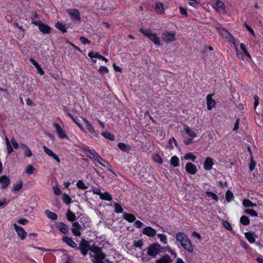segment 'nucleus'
<instances>
[{
	"instance_id": "1",
	"label": "nucleus",
	"mask_w": 263,
	"mask_h": 263,
	"mask_svg": "<svg viewBox=\"0 0 263 263\" xmlns=\"http://www.w3.org/2000/svg\"><path fill=\"white\" fill-rule=\"evenodd\" d=\"M176 239L179 242L182 247L189 252L193 253L194 247L188 235L183 232H178L176 234Z\"/></svg>"
},
{
	"instance_id": "2",
	"label": "nucleus",
	"mask_w": 263,
	"mask_h": 263,
	"mask_svg": "<svg viewBox=\"0 0 263 263\" xmlns=\"http://www.w3.org/2000/svg\"><path fill=\"white\" fill-rule=\"evenodd\" d=\"M82 152L90 159L95 161L102 166L105 167V165L101 162L100 160L104 162L107 161L104 160L93 148L90 149L86 146L82 148Z\"/></svg>"
},
{
	"instance_id": "3",
	"label": "nucleus",
	"mask_w": 263,
	"mask_h": 263,
	"mask_svg": "<svg viewBox=\"0 0 263 263\" xmlns=\"http://www.w3.org/2000/svg\"><path fill=\"white\" fill-rule=\"evenodd\" d=\"M139 32L147 37L155 45L158 46L161 45L160 38L156 33L152 32V30L151 28H143L142 27L140 28Z\"/></svg>"
},
{
	"instance_id": "4",
	"label": "nucleus",
	"mask_w": 263,
	"mask_h": 263,
	"mask_svg": "<svg viewBox=\"0 0 263 263\" xmlns=\"http://www.w3.org/2000/svg\"><path fill=\"white\" fill-rule=\"evenodd\" d=\"M90 251L95 254L93 256L95 259L93 260L94 263H104L103 260L105 259L106 255L102 252V249L97 245H93L91 247Z\"/></svg>"
},
{
	"instance_id": "5",
	"label": "nucleus",
	"mask_w": 263,
	"mask_h": 263,
	"mask_svg": "<svg viewBox=\"0 0 263 263\" xmlns=\"http://www.w3.org/2000/svg\"><path fill=\"white\" fill-rule=\"evenodd\" d=\"M161 245L158 243L151 244L147 249V254L152 257H156L161 252Z\"/></svg>"
},
{
	"instance_id": "6",
	"label": "nucleus",
	"mask_w": 263,
	"mask_h": 263,
	"mask_svg": "<svg viewBox=\"0 0 263 263\" xmlns=\"http://www.w3.org/2000/svg\"><path fill=\"white\" fill-rule=\"evenodd\" d=\"M91 247L88 241L84 239H82L79 244V246L77 247L76 249L80 250L83 255L85 256L87 254L88 250L90 251Z\"/></svg>"
},
{
	"instance_id": "7",
	"label": "nucleus",
	"mask_w": 263,
	"mask_h": 263,
	"mask_svg": "<svg viewBox=\"0 0 263 263\" xmlns=\"http://www.w3.org/2000/svg\"><path fill=\"white\" fill-rule=\"evenodd\" d=\"M176 32L164 31L162 33V39L165 43H171L176 41Z\"/></svg>"
},
{
	"instance_id": "8",
	"label": "nucleus",
	"mask_w": 263,
	"mask_h": 263,
	"mask_svg": "<svg viewBox=\"0 0 263 263\" xmlns=\"http://www.w3.org/2000/svg\"><path fill=\"white\" fill-rule=\"evenodd\" d=\"M33 24L38 26L40 31L44 34H49L51 32V28L42 22H33Z\"/></svg>"
},
{
	"instance_id": "9",
	"label": "nucleus",
	"mask_w": 263,
	"mask_h": 263,
	"mask_svg": "<svg viewBox=\"0 0 263 263\" xmlns=\"http://www.w3.org/2000/svg\"><path fill=\"white\" fill-rule=\"evenodd\" d=\"M53 126L55 129L56 133L58 134L60 139H66L69 140V137L66 134L65 132L62 129L61 126L57 123H54Z\"/></svg>"
},
{
	"instance_id": "10",
	"label": "nucleus",
	"mask_w": 263,
	"mask_h": 263,
	"mask_svg": "<svg viewBox=\"0 0 263 263\" xmlns=\"http://www.w3.org/2000/svg\"><path fill=\"white\" fill-rule=\"evenodd\" d=\"M67 13L70 16L72 20L80 21V13L77 9H68L66 10Z\"/></svg>"
},
{
	"instance_id": "11",
	"label": "nucleus",
	"mask_w": 263,
	"mask_h": 263,
	"mask_svg": "<svg viewBox=\"0 0 263 263\" xmlns=\"http://www.w3.org/2000/svg\"><path fill=\"white\" fill-rule=\"evenodd\" d=\"M56 228L63 234H68L69 233V227L63 222H58L56 224Z\"/></svg>"
},
{
	"instance_id": "12",
	"label": "nucleus",
	"mask_w": 263,
	"mask_h": 263,
	"mask_svg": "<svg viewBox=\"0 0 263 263\" xmlns=\"http://www.w3.org/2000/svg\"><path fill=\"white\" fill-rule=\"evenodd\" d=\"M83 121L86 124V128L87 132L93 135L94 137H98L99 135L98 133L95 130L90 122L85 118H83Z\"/></svg>"
},
{
	"instance_id": "13",
	"label": "nucleus",
	"mask_w": 263,
	"mask_h": 263,
	"mask_svg": "<svg viewBox=\"0 0 263 263\" xmlns=\"http://www.w3.org/2000/svg\"><path fill=\"white\" fill-rule=\"evenodd\" d=\"M13 227L19 237L22 240H24L27 236V232L22 227L18 226L15 223L13 224Z\"/></svg>"
},
{
	"instance_id": "14",
	"label": "nucleus",
	"mask_w": 263,
	"mask_h": 263,
	"mask_svg": "<svg viewBox=\"0 0 263 263\" xmlns=\"http://www.w3.org/2000/svg\"><path fill=\"white\" fill-rule=\"evenodd\" d=\"M62 240L63 242L66 243L68 246H69L72 248L76 249L77 247V243L73 240L72 237H68L67 236H63L62 237Z\"/></svg>"
},
{
	"instance_id": "15",
	"label": "nucleus",
	"mask_w": 263,
	"mask_h": 263,
	"mask_svg": "<svg viewBox=\"0 0 263 263\" xmlns=\"http://www.w3.org/2000/svg\"><path fill=\"white\" fill-rule=\"evenodd\" d=\"M185 171L188 174L194 175L196 173L197 169L194 164L191 162H187L185 165Z\"/></svg>"
},
{
	"instance_id": "16",
	"label": "nucleus",
	"mask_w": 263,
	"mask_h": 263,
	"mask_svg": "<svg viewBox=\"0 0 263 263\" xmlns=\"http://www.w3.org/2000/svg\"><path fill=\"white\" fill-rule=\"evenodd\" d=\"M143 233L147 236L152 237H154L157 234L156 230L149 226H147L143 229Z\"/></svg>"
},
{
	"instance_id": "17",
	"label": "nucleus",
	"mask_w": 263,
	"mask_h": 263,
	"mask_svg": "<svg viewBox=\"0 0 263 263\" xmlns=\"http://www.w3.org/2000/svg\"><path fill=\"white\" fill-rule=\"evenodd\" d=\"M10 183V179L8 176L3 175L0 177V183L2 184V189H6L7 188Z\"/></svg>"
},
{
	"instance_id": "18",
	"label": "nucleus",
	"mask_w": 263,
	"mask_h": 263,
	"mask_svg": "<svg viewBox=\"0 0 263 263\" xmlns=\"http://www.w3.org/2000/svg\"><path fill=\"white\" fill-rule=\"evenodd\" d=\"M214 165V162L212 158L211 157H207L205 158L203 164V168L206 171H210Z\"/></svg>"
},
{
	"instance_id": "19",
	"label": "nucleus",
	"mask_w": 263,
	"mask_h": 263,
	"mask_svg": "<svg viewBox=\"0 0 263 263\" xmlns=\"http://www.w3.org/2000/svg\"><path fill=\"white\" fill-rule=\"evenodd\" d=\"M214 94H209L206 96V104L208 109L210 110L215 106L216 102L212 98Z\"/></svg>"
},
{
	"instance_id": "20",
	"label": "nucleus",
	"mask_w": 263,
	"mask_h": 263,
	"mask_svg": "<svg viewBox=\"0 0 263 263\" xmlns=\"http://www.w3.org/2000/svg\"><path fill=\"white\" fill-rule=\"evenodd\" d=\"M172 262V259L169 255L165 254L160 258L157 259L155 263H170Z\"/></svg>"
},
{
	"instance_id": "21",
	"label": "nucleus",
	"mask_w": 263,
	"mask_h": 263,
	"mask_svg": "<svg viewBox=\"0 0 263 263\" xmlns=\"http://www.w3.org/2000/svg\"><path fill=\"white\" fill-rule=\"evenodd\" d=\"M20 147L24 150V155L27 157H30L33 155V154L30 148L25 144L21 143Z\"/></svg>"
},
{
	"instance_id": "22",
	"label": "nucleus",
	"mask_w": 263,
	"mask_h": 263,
	"mask_svg": "<svg viewBox=\"0 0 263 263\" xmlns=\"http://www.w3.org/2000/svg\"><path fill=\"white\" fill-rule=\"evenodd\" d=\"M55 27L63 33H66L67 32L68 27L67 25L66 24H63L59 21L55 24Z\"/></svg>"
},
{
	"instance_id": "23",
	"label": "nucleus",
	"mask_w": 263,
	"mask_h": 263,
	"mask_svg": "<svg viewBox=\"0 0 263 263\" xmlns=\"http://www.w3.org/2000/svg\"><path fill=\"white\" fill-rule=\"evenodd\" d=\"M219 32L223 37L227 39H230L233 37L232 35L225 28H221L219 29Z\"/></svg>"
},
{
	"instance_id": "24",
	"label": "nucleus",
	"mask_w": 263,
	"mask_h": 263,
	"mask_svg": "<svg viewBox=\"0 0 263 263\" xmlns=\"http://www.w3.org/2000/svg\"><path fill=\"white\" fill-rule=\"evenodd\" d=\"M123 217L125 220L130 223L134 222L136 219V216L134 214L126 212L123 213Z\"/></svg>"
},
{
	"instance_id": "25",
	"label": "nucleus",
	"mask_w": 263,
	"mask_h": 263,
	"mask_svg": "<svg viewBox=\"0 0 263 263\" xmlns=\"http://www.w3.org/2000/svg\"><path fill=\"white\" fill-rule=\"evenodd\" d=\"M184 131L189 136L192 138H195L197 137V134L192 130L189 126L186 125H184Z\"/></svg>"
},
{
	"instance_id": "26",
	"label": "nucleus",
	"mask_w": 263,
	"mask_h": 263,
	"mask_svg": "<svg viewBox=\"0 0 263 263\" xmlns=\"http://www.w3.org/2000/svg\"><path fill=\"white\" fill-rule=\"evenodd\" d=\"M246 239L250 243H254L255 241V234L252 232H246L245 234Z\"/></svg>"
},
{
	"instance_id": "27",
	"label": "nucleus",
	"mask_w": 263,
	"mask_h": 263,
	"mask_svg": "<svg viewBox=\"0 0 263 263\" xmlns=\"http://www.w3.org/2000/svg\"><path fill=\"white\" fill-rule=\"evenodd\" d=\"M118 146L120 149L125 152H128L130 150L131 147L130 145L126 144L122 142H119L118 144Z\"/></svg>"
},
{
	"instance_id": "28",
	"label": "nucleus",
	"mask_w": 263,
	"mask_h": 263,
	"mask_svg": "<svg viewBox=\"0 0 263 263\" xmlns=\"http://www.w3.org/2000/svg\"><path fill=\"white\" fill-rule=\"evenodd\" d=\"M179 159L176 156L172 157L170 160L171 164L174 167H177L179 166Z\"/></svg>"
},
{
	"instance_id": "29",
	"label": "nucleus",
	"mask_w": 263,
	"mask_h": 263,
	"mask_svg": "<svg viewBox=\"0 0 263 263\" xmlns=\"http://www.w3.org/2000/svg\"><path fill=\"white\" fill-rule=\"evenodd\" d=\"M45 214L48 218L52 220H56L58 218V215L56 213L48 210L45 211Z\"/></svg>"
},
{
	"instance_id": "30",
	"label": "nucleus",
	"mask_w": 263,
	"mask_h": 263,
	"mask_svg": "<svg viewBox=\"0 0 263 263\" xmlns=\"http://www.w3.org/2000/svg\"><path fill=\"white\" fill-rule=\"evenodd\" d=\"M101 135L105 138L108 139L110 141H114L115 140V135L110 133L107 132H103Z\"/></svg>"
},
{
	"instance_id": "31",
	"label": "nucleus",
	"mask_w": 263,
	"mask_h": 263,
	"mask_svg": "<svg viewBox=\"0 0 263 263\" xmlns=\"http://www.w3.org/2000/svg\"><path fill=\"white\" fill-rule=\"evenodd\" d=\"M66 215L68 220L69 221L74 222L76 220V216L70 210H68Z\"/></svg>"
},
{
	"instance_id": "32",
	"label": "nucleus",
	"mask_w": 263,
	"mask_h": 263,
	"mask_svg": "<svg viewBox=\"0 0 263 263\" xmlns=\"http://www.w3.org/2000/svg\"><path fill=\"white\" fill-rule=\"evenodd\" d=\"M23 181L22 180H18L15 184H13L12 186V191L17 192L20 191L23 186Z\"/></svg>"
},
{
	"instance_id": "33",
	"label": "nucleus",
	"mask_w": 263,
	"mask_h": 263,
	"mask_svg": "<svg viewBox=\"0 0 263 263\" xmlns=\"http://www.w3.org/2000/svg\"><path fill=\"white\" fill-rule=\"evenodd\" d=\"M242 204L243 206L247 208L255 207L256 206L255 203H253L251 200L247 199H244L243 200Z\"/></svg>"
},
{
	"instance_id": "34",
	"label": "nucleus",
	"mask_w": 263,
	"mask_h": 263,
	"mask_svg": "<svg viewBox=\"0 0 263 263\" xmlns=\"http://www.w3.org/2000/svg\"><path fill=\"white\" fill-rule=\"evenodd\" d=\"M102 200L110 201L112 200L111 195L108 193V192H105L104 193H102L100 197Z\"/></svg>"
},
{
	"instance_id": "35",
	"label": "nucleus",
	"mask_w": 263,
	"mask_h": 263,
	"mask_svg": "<svg viewBox=\"0 0 263 263\" xmlns=\"http://www.w3.org/2000/svg\"><path fill=\"white\" fill-rule=\"evenodd\" d=\"M240 222L244 226H247L250 224V220L248 216L243 215L240 218Z\"/></svg>"
},
{
	"instance_id": "36",
	"label": "nucleus",
	"mask_w": 263,
	"mask_h": 263,
	"mask_svg": "<svg viewBox=\"0 0 263 263\" xmlns=\"http://www.w3.org/2000/svg\"><path fill=\"white\" fill-rule=\"evenodd\" d=\"M153 159L155 162L161 164L163 163V159L160 155L157 153L153 155Z\"/></svg>"
},
{
	"instance_id": "37",
	"label": "nucleus",
	"mask_w": 263,
	"mask_h": 263,
	"mask_svg": "<svg viewBox=\"0 0 263 263\" xmlns=\"http://www.w3.org/2000/svg\"><path fill=\"white\" fill-rule=\"evenodd\" d=\"M234 198V196L232 191L228 190L226 193V199L227 202H230Z\"/></svg>"
},
{
	"instance_id": "38",
	"label": "nucleus",
	"mask_w": 263,
	"mask_h": 263,
	"mask_svg": "<svg viewBox=\"0 0 263 263\" xmlns=\"http://www.w3.org/2000/svg\"><path fill=\"white\" fill-rule=\"evenodd\" d=\"M156 9L158 12L161 14L164 10L163 4L160 2H157L156 3Z\"/></svg>"
},
{
	"instance_id": "39",
	"label": "nucleus",
	"mask_w": 263,
	"mask_h": 263,
	"mask_svg": "<svg viewBox=\"0 0 263 263\" xmlns=\"http://www.w3.org/2000/svg\"><path fill=\"white\" fill-rule=\"evenodd\" d=\"M240 47L241 50L242 51L243 54L248 58L251 59V56L250 54L249 53V52L247 51L245 44H244L243 43H241L240 44Z\"/></svg>"
},
{
	"instance_id": "40",
	"label": "nucleus",
	"mask_w": 263,
	"mask_h": 263,
	"mask_svg": "<svg viewBox=\"0 0 263 263\" xmlns=\"http://www.w3.org/2000/svg\"><path fill=\"white\" fill-rule=\"evenodd\" d=\"M63 201L66 204H70L72 201L70 197L66 193H64L62 197Z\"/></svg>"
},
{
	"instance_id": "41",
	"label": "nucleus",
	"mask_w": 263,
	"mask_h": 263,
	"mask_svg": "<svg viewBox=\"0 0 263 263\" xmlns=\"http://www.w3.org/2000/svg\"><path fill=\"white\" fill-rule=\"evenodd\" d=\"M88 56L90 58L93 62L96 63L97 61L98 53H95L92 51H90L88 53Z\"/></svg>"
},
{
	"instance_id": "42",
	"label": "nucleus",
	"mask_w": 263,
	"mask_h": 263,
	"mask_svg": "<svg viewBox=\"0 0 263 263\" xmlns=\"http://www.w3.org/2000/svg\"><path fill=\"white\" fill-rule=\"evenodd\" d=\"M115 212L116 213H122L123 212V209L120 204L118 203H115L114 205Z\"/></svg>"
},
{
	"instance_id": "43",
	"label": "nucleus",
	"mask_w": 263,
	"mask_h": 263,
	"mask_svg": "<svg viewBox=\"0 0 263 263\" xmlns=\"http://www.w3.org/2000/svg\"><path fill=\"white\" fill-rule=\"evenodd\" d=\"M77 186L81 190H86L88 188V186L84 183L83 180H79L77 182Z\"/></svg>"
},
{
	"instance_id": "44",
	"label": "nucleus",
	"mask_w": 263,
	"mask_h": 263,
	"mask_svg": "<svg viewBox=\"0 0 263 263\" xmlns=\"http://www.w3.org/2000/svg\"><path fill=\"white\" fill-rule=\"evenodd\" d=\"M205 194L208 197H211L215 201H218V198L215 193L210 191H206Z\"/></svg>"
},
{
	"instance_id": "45",
	"label": "nucleus",
	"mask_w": 263,
	"mask_h": 263,
	"mask_svg": "<svg viewBox=\"0 0 263 263\" xmlns=\"http://www.w3.org/2000/svg\"><path fill=\"white\" fill-rule=\"evenodd\" d=\"M158 237L159 238L161 242H162L164 244H167V239L166 236L164 234H158L157 235Z\"/></svg>"
},
{
	"instance_id": "46",
	"label": "nucleus",
	"mask_w": 263,
	"mask_h": 263,
	"mask_svg": "<svg viewBox=\"0 0 263 263\" xmlns=\"http://www.w3.org/2000/svg\"><path fill=\"white\" fill-rule=\"evenodd\" d=\"M6 146H7L8 154L10 155L13 152V147L11 146L8 138H6Z\"/></svg>"
},
{
	"instance_id": "47",
	"label": "nucleus",
	"mask_w": 263,
	"mask_h": 263,
	"mask_svg": "<svg viewBox=\"0 0 263 263\" xmlns=\"http://www.w3.org/2000/svg\"><path fill=\"white\" fill-rule=\"evenodd\" d=\"M196 157L192 153H188L184 156V159L186 160H191L192 161H195Z\"/></svg>"
},
{
	"instance_id": "48",
	"label": "nucleus",
	"mask_w": 263,
	"mask_h": 263,
	"mask_svg": "<svg viewBox=\"0 0 263 263\" xmlns=\"http://www.w3.org/2000/svg\"><path fill=\"white\" fill-rule=\"evenodd\" d=\"M143 246V241L142 240L139 239L137 241H134V246L136 248L142 249Z\"/></svg>"
},
{
	"instance_id": "49",
	"label": "nucleus",
	"mask_w": 263,
	"mask_h": 263,
	"mask_svg": "<svg viewBox=\"0 0 263 263\" xmlns=\"http://www.w3.org/2000/svg\"><path fill=\"white\" fill-rule=\"evenodd\" d=\"M245 212L252 216H257V213L256 211L253 209H246L245 210Z\"/></svg>"
},
{
	"instance_id": "50",
	"label": "nucleus",
	"mask_w": 263,
	"mask_h": 263,
	"mask_svg": "<svg viewBox=\"0 0 263 263\" xmlns=\"http://www.w3.org/2000/svg\"><path fill=\"white\" fill-rule=\"evenodd\" d=\"M35 170V168L31 165H30L27 167L25 170V172L27 174H32Z\"/></svg>"
},
{
	"instance_id": "51",
	"label": "nucleus",
	"mask_w": 263,
	"mask_h": 263,
	"mask_svg": "<svg viewBox=\"0 0 263 263\" xmlns=\"http://www.w3.org/2000/svg\"><path fill=\"white\" fill-rule=\"evenodd\" d=\"M98 71L101 74L107 73L109 71L107 67L104 66H101Z\"/></svg>"
},
{
	"instance_id": "52",
	"label": "nucleus",
	"mask_w": 263,
	"mask_h": 263,
	"mask_svg": "<svg viewBox=\"0 0 263 263\" xmlns=\"http://www.w3.org/2000/svg\"><path fill=\"white\" fill-rule=\"evenodd\" d=\"M80 41H81V42L84 44V45H86V44H90L91 43V41H89L87 38L84 37V36H81L80 38Z\"/></svg>"
},
{
	"instance_id": "53",
	"label": "nucleus",
	"mask_w": 263,
	"mask_h": 263,
	"mask_svg": "<svg viewBox=\"0 0 263 263\" xmlns=\"http://www.w3.org/2000/svg\"><path fill=\"white\" fill-rule=\"evenodd\" d=\"M44 151L49 156L51 157L52 155L54 153L51 149L48 148L47 147L44 146H43Z\"/></svg>"
},
{
	"instance_id": "54",
	"label": "nucleus",
	"mask_w": 263,
	"mask_h": 263,
	"mask_svg": "<svg viewBox=\"0 0 263 263\" xmlns=\"http://www.w3.org/2000/svg\"><path fill=\"white\" fill-rule=\"evenodd\" d=\"M81 229H78L77 228H71V231L73 234L76 236H80L81 233L80 232Z\"/></svg>"
},
{
	"instance_id": "55",
	"label": "nucleus",
	"mask_w": 263,
	"mask_h": 263,
	"mask_svg": "<svg viewBox=\"0 0 263 263\" xmlns=\"http://www.w3.org/2000/svg\"><path fill=\"white\" fill-rule=\"evenodd\" d=\"M215 4L216 6L220 9H224L225 8L224 3L220 0H217Z\"/></svg>"
},
{
	"instance_id": "56",
	"label": "nucleus",
	"mask_w": 263,
	"mask_h": 263,
	"mask_svg": "<svg viewBox=\"0 0 263 263\" xmlns=\"http://www.w3.org/2000/svg\"><path fill=\"white\" fill-rule=\"evenodd\" d=\"M72 120L73 121V122L74 123H75L81 129V130H83L84 129V128L82 126V125L78 122V118L77 117H73V118H72Z\"/></svg>"
},
{
	"instance_id": "57",
	"label": "nucleus",
	"mask_w": 263,
	"mask_h": 263,
	"mask_svg": "<svg viewBox=\"0 0 263 263\" xmlns=\"http://www.w3.org/2000/svg\"><path fill=\"white\" fill-rule=\"evenodd\" d=\"M66 43L69 44L71 46H72L77 51H78L80 53L82 52L81 49L79 47L76 46L73 43L69 41L68 40H67Z\"/></svg>"
},
{
	"instance_id": "58",
	"label": "nucleus",
	"mask_w": 263,
	"mask_h": 263,
	"mask_svg": "<svg viewBox=\"0 0 263 263\" xmlns=\"http://www.w3.org/2000/svg\"><path fill=\"white\" fill-rule=\"evenodd\" d=\"M223 226L228 230H231L232 229L230 223L228 221H224L223 222Z\"/></svg>"
},
{
	"instance_id": "59",
	"label": "nucleus",
	"mask_w": 263,
	"mask_h": 263,
	"mask_svg": "<svg viewBox=\"0 0 263 263\" xmlns=\"http://www.w3.org/2000/svg\"><path fill=\"white\" fill-rule=\"evenodd\" d=\"M134 226L138 229L141 228L143 226V223L139 220L135 221Z\"/></svg>"
},
{
	"instance_id": "60",
	"label": "nucleus",
	"mask_w": 263,
	"mask_h": 263,
	"mask_svg": "<svg viewBox=\"0 0 263 263\" xmlns=\"http://www.w3.org/2000/svg\"><path fill=\"white\" fill-rule=\"evenodd\" d=\"M28 222H29V221L28 219H27L26 218H20L17 220L18 223L23 224V225L27 224L28 223Z\"/></svg>"
},
{
	"instance_id": "61",
	"label": "nucleus",
	"mask_w": 263,
	"mask_h": 263,
	"mask_svg": "<svg viewBox=\"0 0 263 263\" xmlns=\"http://www.w3.org/2000/svg\"><path fill=\"white\" fill-rule=\"evenodd\" d=\"M179 10H180V13L181 14L184 15L186 16H187V9L186 8L183 7H180Z\"/></svg>"
},
{
	"instance_id": "62",
	"label": "nucleus",
	"mask_w": 263,
	"mask_h": 263,
	"mask_svg": "<svg viewBox=\"0 0 263 263\" xmlns=\"http://www.w3.org/2000/svg\"><path fill=\"white\" fill-rule=\"evenodd\" d=\"M253 99H254V108L256 109V107L257 106V105L259 104V98L257 95H255L253 97Z\"/></svg>"
},
{
	"instance_id": "63",
	"label": "nucleus",
	"mask_w": 263,
	"mask_h": 263,
	"mask_svg": "<svg viewBox=\"0 0 263 263\" xmlns=\"http://www.w3.org/2000/svg\"><path fill=\"white\" fill-rule=\"evenodd\" d=\"M53 193L55 195L59 196L62 193V192L60 190V189L57 186L53 187Z\"/></svg>"
},
{
	"instance_id": "64",
	"label": "nucleus",
	"mask_w": 263,
	"mask_h": 263,
	"mask_svg": "<svg viewBox=\"0 0 263 263\" xmlns=\"http://www.w3.org/2000/svg\"><path fill=\"white\" fill-rule=\"evenodd\" d=\"M36 69L37 71V72L41 76H43L45 74L44 71L42 68L41 65L39 64L37 66H36Z\"/></svg>"
}]
</instances>
